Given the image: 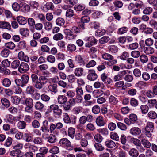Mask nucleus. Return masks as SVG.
<instances>
[{
	"label": "nucleus",
	"mask_w": 157,
	"mask_h": 157,
	"mask_svg": "<svg viewBox=\"0 0 157 157\" xmlns=\"http://www.w3.org/2000/svg\"><path fill=\"white\" fill-rule=\"evenodd\" d=\"M100 111V108L98 105H95L92 108V112L94 114H98Z\"/></svg>",
	"instance_id": "nucleus-56"
},
{
	"label": "nucleus",
	"mask_w": 157,
	"mask_h": 157,
	"mask_svg": "<svg viewBox=\"0 0 157 157\" xmlns=\"http://www.w3.org/2000/svg\"><path fill=\"white\" fill-rule=\"evenodd\" d=\"M13 139L12 138L8 137L5 140L4 145L6 147H10L12 144Z\"/></svg>",
	"instance_id": "nucleus-36"
},
{
	"label": "nucleus",
	"mask_w": 157,
	"mask_h": 157,
	"mask_svg": "<svg viewBox=\"0 0 157 157\" xmlns=\"http://www.w3.org/2000/svg\"><path fill=\"white\" fill-rule=\"evenodd\" d=\"M140 59L142 63H147L148 61V58L147 56L142 54L140 56Z\"/></svg>",
	"instance_id": "nucleus-52"
},
{
	"label": "nucleus",
	"mask_w": 157,
	"mask_h": 157,
	"mask_svg": "<svg viewBox=\"0 0 157 157\" xmlns=\"http://www.w3.org/2000/svg\"><path fill=\"white\" fill-rule=\"evenodd\" d=\"M131 56L134 58H137L140 56V52L138 51H133L131 52Z\"/></svg>",
	"instance_id": "nucleus-61"
},
{
	"label": "nucleus",
	"mask_w": 157,
	"mask_h": 157,
	"mask_svg": "<svg viewBox=\"0 0 157 157\" xmlns=\"http://www.w3.org/2000/svg\"><path fill=\"white\" fill-rule=\"evenodd\" d=\"M149 109L148 106L146 105H142L140 107L141 111L143 114H145L148 112Z\"/></svg>",
	"instance_id": "nucleus-28"
},
{
	"label": "nucleus",
	"mask_w": 157,
	"mask_h": 157,
	"mask_svg": "<svg viewBox=\"0 0 157 157\" xmlns=\"http://www.w3.org/2000/svg\"><path fill=\"white\" fill-rule=\"evenodd\" d=\"M20 9L22 12L27 13L30 11V6L25 3H21Z\"/></svg>",
	"instance_id": "nucleus-14"
},
{
	"label": "nucleus",
	"mask_w": 157,
	"mask_h": 157,
	"mask_svg": "<svg viewBox=\"0 0 157 157\" xmlns=\"http://www.w3.org/2000/svg\"><path fill=\"white\" fill-rule=\"evenodd\" d=\"M154 124L151 122H148L145 128V130L153 131L154 129Z\"/></svg>",
	"instance_id": "nucleus-47"
},
{
	"label": "nucleus",
	"mask_w": 157,
	"mask_h": 157,
	"mask_svg": "<svg viewBox=\"0 0 157 157\" xmlns=\"http://www.w3.org/2000/svg\"><path fill=\"white\" fill-rule=\"evenodd\" d=\"M45 8L48 10H52L54 8V6L53 4L51 2H48L44 5Z\"/></svg>",
	"instance_id": "nucleus-39"
},
{
	"label": "nucleus",
	"mask_w": 157,
	"mask_h": 157,
	"mask_svg": "<svg viewBox=\"0 0 157 157\" xmlns=\"http://www.w3.org/2000/svg\"><path fill=\"white\" fill-rule=\"evenodd\" d=\"M81 107L75 106L72 109V112L74 114L77 115L81 112Z\"/></svg>",
	"instance_id": "nucleus-54"
},
{
	"label": "nucleus",
	"mask_w": 157,
	"mask_h": 157,
	"mask_svg": "<svg viewBox=\"0 0 157 157\" xmlns=\"http://www.w3.org/2000/svg\"><path fill=\"white\" fill-rule=\"evenodd\" d=\"M56 24L60 26L63 25L64 23V20L62 18H58L57 19L56 21Z\"/></svg>",
	"instance_id": "nucleus-64"
},
{
	"label": "nucleus",
	"mask_w": 157,
	"mask_h": 157,
	"mask_svg": "<svg viewBox=\"0 0 157 157\" xmlns=\"http://www.w3.org/2000/svg\"><path fill=\"white\" fill-rule=\"evenodd\" d=\"M100 143H96L94 144V147L95 149L98 151H101L104 149V147Z\"/></svg>",
	"instance_id": "nucleus-41"
},
{
	"label": "nucleus",
	"mask_w": 157,
	"mask_h": 157,
	"mask_svg": "<svg viewBox=\"0 0 157 157\" xmlns=\"http://www.w3.org/2000/svg\"><path fill=\"white\" fill-rule=\"evenodd\" d=\"M63 35L61 33H57L54 35L53 39L56 41L61 40L63 39Z\"/></svg>",
	"instance_id": "nucleus-34"
},
{
	"label": "nucleus",
	"mask_w": 157,
	"mask_h": 157,
	"mask_svg": "<svg viewBox=\"0 0 157 157\" xmlns=\"http://www.w3.org/2000/svg\"><path fill=\"white\" fill-rule=\"evenodd\" d=\"M153 12V8L150 7L145 8L143 11V13L145 15H150Z\"/></svg>",
	"instance_id": "nucleus-55"
},
{
	"label": "nucleus",
	"mask_w": 157,
	"mask_h": 157,
	"mask_svg": "<svg viewBox=\"0 0 157 157\" xmlns=\"http://www.w3.org/2000/svg\"><path fill=\"white\" fill-rule=\"evenodd\" d=\"M141 142L144 147L149 148L151 147V144L147 140L145 139H142L141 140Z\"/></svg>",
	"instance_id": "nucleus-27"
},
{
	"label": "nucleus",
	"mask_w": 157,
	"mask_h": 157,
	"mask_svg": "<svg viewBox=\"0 0 157 157\" xmlns=\"http://www.w3.org/2000/svg\"><path fill=\"white\" fill-rule=\"evenodd\" d=\"M18 59L21 61L28 63L29 61V58L26 55H25L24 52L22 51L19 52L18 55Z\"/></svg>",
	"instance_id": "nucleus-8"
},
{
	"label": "nucleus",
	"mask_w": 157,
	"mask_h": 157,
	"mask_svg": "<svg viewBox=\"0 0 157 157\" xmlns=\"http://www.w3.org/2000/svg\"><path fill=\"white\" fill-rule=\"evenodd\" d=\"M18 117H14L11 114H8L6 116L7 121L10 123L13 124L14 121H17Z\"/></svg>",
	"instance_id": "nucleus-20"
},
{
	"label": "nucleus",
	"mask_w": 157,
	"mask_h": 157,
	"mask_svg": "<svg viewBox=\"0 0 157 157\" xmlns=\"http://www.w3.org/2000/svg\"><path fill=\"white\" fill-rule=\"evenodd\" d=\"M105 143L106 147L109 148H113L116 146L115 143L111 140L106 141Z\"/></svg>",
	"instance_id": "nucleus-24"
},
{
	"label": "nucleus",
	"mask_w": 157,
	"mask_h": 157,
	"mask_svg": "<svg viewBox=\"0 0 157 157\" xmlns=\"http://www.w3.org/2000/svg\"><path fill=\"white\" fill-rule=\"evenodd\" d=\"M48 89L54 93H56L57 91V86L56 84H54L50 85L48 86Z\"/></svg>",
	"instance_id": "nucleus-32"
},
{
	"label": "nucleus",
	"mask_w": 157,
	"mask_h": 157,
	"mask_svg": "<svg viewBox=\"0 0 157 157\" xmlns=\"http://www.w3.org/2000/svg\"><path fill=\"white\" fill-rule=\"evenodd\" d=\"M5 46L10 49H13L15 47V45L13 42H10L5 44Z\"/></svg>",
	"instance_id": "nucleus-62"
},
{
	"label": "nucleus",
	"mask_w": 157,
	"mask_h": 157,
	"mask_svg": "<svg viewBox=\"0 0 157 157\" xmlns=\"http://www.w3.org/2000/svg\"><path fill=\"white\" fill-rule=\"evenodd\" d=\"M50 133L55 134L56 135H58L59 133V131L57 130L55 124H52L50 125L49 129Z\"/></svg>",
	"instance_id": "nucleus-17"
},
{
	"label": "nucleus",
	"mask_w": 157,
	"mask_h": 157,
	"mask_svg": "<svg viewBox=\"0 0 157 157\" xmlns=\"http://www.w3.org/2000/svg\"><path fill=\"white\" fill-rule=\"evenodd\" d=\"M140 44L141 48H143L144 52L146 54L149 55L153 53L154 52V48L150 46L145 47L144 44V40H141L140 42Z\"/></svg>",
	"instance_id": "nucleus-3"
},
{
	"label": "nucleus",
	"mask_w": 157,
	"mask_h": 157,
	"mask_svg": "<svg viewBox=\"0 0 157 157\" xmlns=\"http://www.w3.org/2000/svg\"><path fill=\"white\" fill-rule=\"evenodd\" d=\"M20 34L25 37L28 36L29 35V31L27 28H23L20 30Z\"/></svg>",
	"instance_id": "nucleus-25"
},
{
	"label": "nucleus",
	"mask_w": 157,
	"mask_h": 157,
	"mask_svg": "<svg viewBox=\"0 0 157 157\" xmlns=\"http://www.w3.org/2000/svg\"><path fill=\"white\" fill-rule=\"evenodd\" d=\"M19 86H14L13 87L12 89L13 92L16 94H20L22 92L21 88Z\"/></svg>",
	"instance_id": "nucleus-63"
},
{
	"label": "nucleus",
	"mask_w": 157,
	"mask_h": 157,
	"mask_svg": "<svg viewBox=\"0 0 157 157\" xmlns=\"http://www.w3.org/2000/svg\"><path fill=\"white\" fill-rule=\"evenodd\" d=\"M148 117L151 119H154L157 118V114L155 112L151 111L149 112L147 114Z\"/></svg>",
	"instance_id": "nucleus-43"
},
{
	"label": "nucleus",
	"mask_w": 157,
	"mask_h": 157,
	"mask_svg": "<svg viewBox=\"0 0 157 157\" xmlns=\"http://www.w3.org/2000/svg\"><path fill=\"white\" fill-rule=\"evenodd\" d=\"M2 83L3 86L6 87H8L10 86L11 82L9 78H5L2 80Z\"/></svg>",
	"instance_id": "nucleus-22"
},
{
	"label": "nucleus",
	"mask_w": 157,
	"mask_h": 157,
	"mask_svg": "<svg viewBox=\"0 0 157 157\" xmlns=\"http://www.w3.org/2000/svg\"><path fill=\"white\" fill-rule=\"evenodd\" d=\"M25 148L27 149L28 150L32 152H35L38 150V148L37 147L31 145L30 143H26L24 145Z\"/></svg>",
	"instance_id": "nucleus-11"
},
{
	"label": "nucleus",
	"mask_w": 157,
	"mask_h": 157,
	"mask_svg": "<svg viewBox=\"0 0 157 157\" xmlns=\"http://www.w3.org/2000/svg\"><path fill=\"white\" fill-rule=\"evenodd\" d=\"M98 132L103 135L107 136L109 134V131L106 128H100L97 129Z\"/></svg>",
	"instance_id": "nucleus-38"
},
{
	"label": "nucleus",
	"mask_w": 157,
	"mask_h": 157,
	"mask_svg": "<svg viewBox=\"0 0 157 157\" xmlns=\"http://www.w3.org/2000/svg\"><path fill=\"white\" fill-rule=\"evenodd\" d=\"M94 138L95 140L96 141L97 143H101L103 139L102 136L98 133L96 134Z\"/></svg>",
	"instance_id": "nucleus-40"
},
{
	"label": "nucleus",
	"mask_w": 157,
	"mask_h": 157,
	"mask_svg": "<svg viewBox=\"0 0 157 157\" xmlns=\"http://www.w3.org/2000/svg\"><path fill=\"white\" fill-rule=\"evenodd\" d=\"M29 77L27 74L22 75L21 78H16L15 80V82L17 86L23 87L28 83Z\"/></svg>",
	"instance_id": "nucleus-2"
},
{
	"label": "nucleus",
	"mask_w": 157,
	"mask_h": 157,
	"mask_svg": "<svg viewBox=\"0 0 157 157\" xmlns=\"http://www.w3.org/2000/svg\"><path fill=\"white\" fill-rule=\"evenodd\" d=\"M10 53V51L7 48H4L2 50L0 53L1 56L4 58L7 57Z\"/></svg>",
	"instance_id": "nucleus-23"
},
{
	"label": "nucleus",
	"mask_w": 157,
	"mask_h": 157,
	"mask_svg": "<svg viewBox=\"0 0 157 157\" xmlns=\"http://www.w3.org/2000/svg\"><path fill=\"white\" fill-rule=\"evenodd\" d=\"M26 106H33V99L30 98H27L25 100Z\"/></svg>",
	"instance_id": "nucleus-51"
},
{
	"label": "nucleus",
	"mask_w": 157,
	"mask_h": 157,
	"mask_svg": "<svg viewBox=\"0 0 157 157\" xmlns=\"http://www.w3.org/2000/svg\"><path fill=\"white\" fill-rule=\"evenodd\" d=\"M42 141L41 137H36L34 138L33 142L36 144L41 145L42 144Z\"/></svg>",
	"instance_id": "nucleus-57"
},
{
	"label": "nucleus",
	"mask_w": 157,
	"mask_h": 157,
	"mask_svg": "<svg viewBox=\"0 0 157 157\" xmlns=\"http://www.w3.org/2000/svg\"><path fill=\"white\" fill-rule=\"evenodd\" d=\"M39 152L36 154V157H45V155L48 152V149L46 147H41L40 149Z\"/></svg>",
	"instance_id": "nucleus-9"
},
{
	"label": "nucleus",
	"mask_w": 157,
	"mask_h": 157,
	"mask_svg": "<svg viewBox=\"0 0 157 157\" xmlns=\"http://www.w3.org/2000/svg\"><path fill=\"white\" fill-rule=\"evenodd\" d=\"M75 76V75L73 74L69 75L67 77L69 82L71 83L75 82L77 79Z\"/></svg>",
	"instance_id": "nucleus-58"
},
{
	"label": "nucleus",
	"mask_w": 157,
	"mask_h": 157,
	"mask_svg": "<svg viewBox=\"0 0 157 157\" xmlns=\"http://www.w3.org/2000/svg\"><path fill=\"white\" fill-rule=\"evenodd\" d=\"M98 77L95 71L93 69H89L88 71L87 79L90 81H94L96 80Z\"/></svg>",
	"instance_id": "nucleus-4"
},
{
	"label": "nucleus",
	"mask_w": 157,
	"mask_h": 157,
	"mask_svg": "<svg viewBox=\"0 0 157 157\" xmlns=\"http://www.w3.org/2000/svg\"><path fill=\"white\" fill-rule=\"evenodd\" d=\"M109 40L110 38L108 36H104L100 38L99 41L100 44H103L107 43Z\"/></svg>",
	"instance_id": "nucleus-53"
},
{
	"label": "nucleus",
	"mask_w": 157,
	"mask_h": 157,
	"mask_svg": "<svg viewBox=\"0 0 157 157\" xmlns=\"http://www.w3.org/2000/svg\"><path fill=\"white\" fill-rule=\"evenodd\" d=\"M109 102L112 104L116 105L118 102L117 98L113 95H111L109 98Z\"/></svg>",
	"instance_id": "nucleus-35"
},
{
	"label": "nucleus",
	"mask_w": 157,
	"mask_h": 157,
	"mask_svg": "<svg viewBox=\"0 0 157 157\" xmlns=\"http://www.w3.org/2000/svg\"><path fill=\"white\" fill-rule=\"evenodd\" d=\"M57 100L59 104H63L67 102V98L64 95H59L57 98Z\"/></svg>",
	"instance_id": "nucleus-12"
},
{
	"label": "nucleus",
	"mask_w": 157,
	"mask_h": 157,
	"mask_svg": "<svg viewBox=\"0 0 157 157\" xmlns=\"http://www.w3.org/2000/svg\"><path fill=\"white\" fill-rule=\"evenodd\" d=\"M128 154L131 157H137L139 154L138 150L134 148H132L128 151Z\"/></svg>",
	"instance_id": "nucleus-18"
},
{
	"label": "nucleus",
	"mask_w": 157,
	"mask_h": 157,
	"mask_svg": "<svg viewBox=\"0 0 157 157\" xmlns=\"http://www.w3.org/2000/svg\"><path fill=\"white\" fill-rule=\"evenodd\" d=\"M83 73V69L82 67L76 68L74 70V74L75 76L80 77L82 76Z\"/></svg>",
	"instance_id": "nucleus-19"
},
{
	"label": "nucleus",
	"mask_w": 157,
	"mask_h": 157,
	"mask_svg": "<svg viewBox=\"0 0 157 157\" xmlns=\"http://www.w3.org/2000/svg\"><path fill=\"white\" fill-rule=\"evenodd\" d=\"M0 29L10 30L11 29V25L8 22L4 21H0Z\"/></svg>",
	"instance_id": "nucleus-13"
},
{
	"label": "nucleus",
	"mask_w": 157,
	"mask_h": 157,
	"mask_svg": "<svg viewBox=\"0 0 157 157\" xmlns=\"http://www.w3.org/2000/svg\"><path fill=\"white\" fill-rule=\"evenodd\" d=\"M56 135L52 134H51L49 136L48 141L51 143H53L55 142L56 140Z\"/></svg>",
	"instance_id": "nucleus-46"
},
{
	"label": "nucleus",
	"mask_w": 157,
	"mask_h": 157,
	"mask_svg": "<svg viewBox=\"0 0 157 157\" xmlns=\"http://www.w3.org/2000/svg\"><path fill=\"white\" fill-rule=\"evenodd\" d=\"M102 57L104 59L108 61L112 60L113 59V56L107 53L103 54L102 55Z\"/></svg>",
	"instance_id": "nucleus-31"
},
{
	"label": "nucleus",
	"mask_w": 157,
	"mask_h": 157,
	"mask_svg": "<svg viewBox=\"0 0 157 157\" xmlns=\"http://www.w3.org/2000/svg\"><path fill=\"white\" fill-rule=\"evenodd\" d=\"M131 140L133 144L137 147H140L141 145V142L137 138H132Z\"/></svg>",
	"instance_id": "nucleus-50"
},
{
	"label": "nucleus",
	"mask_w": 157,
	"mask_h": 157,
	"mask_svg": "<svg viewBox=\"0 0 157 157\" xmlns=\"http://www.w3.org/2000/svg\"><path fill=\"white\" fill-rule=\"evenodd\" d=\"M62 113V110L57 108V109L53 112V115L56 118H59L61 115Z\"/></svg>",
	"instance_id": "nucleus-30"
},
{
	"label": "nucleus",
	"mask_w": 157,
	"mask_h": 157,
	"mask_svg": "<svg viewBox=\"0 0 157 157\" xmlns=\"http://www.w3.org/2000/svg\"><path fill=\"white\" fill-rule=\"evenodd\" d=\"M96 122L98 126H102L105 124L103 117L101 116H98L96 120Z\"/></svg>",
	"instance_id": "nucleus-16"
},
{
	"label": "nucleus",
	"mask_w": 157,
	"mask_h": 157,
	"mask_svg": "<svg viewBox=\"0 0 157 157\" xmlns=\"http://www.w3.org/2000/svg\"><path fill=\"white\" fill-rule=\"evenodd\" d=\"M21 3L19 4L18 3L14 2L12 5V7L13 10L15 11H18L20 9Z\"/></svg>",
	"instance_id": "nucleus-33"
},
{
	"label": "nucleus",
	"mask_w": 157,
	"mask_h": 157,
	"mask_svg": "<svg viewBox=\"0 0 157 157\" xmlns=\"http://www.w3.org/2000/svg\"><path fill=\"white\" fill-rule=\"evenodd\" d=\"M71 30L72 32L75 34L79 33L82 31V28L78 26H74L72 27Z\"/></svg>",
	"instance_id": "nucleus-42"
},
{
	"label": "nucleus",
	"mask_w": 157,
	"mask_h": 157,
	"mask_svg": "<svg viewBox=\"0 0 157 157\" xmlns=\"http://www.w3.org/2000/svg\"><path fill=\"white\" fill-rule=\"evenodd\" d=\"M128 30V28L127 27H122L118 29L117 33L118 34H122L126 33Z\"/></svg>",
	"instance_id": "nucleus-60"
},
{
	"label": "nucleus",
	"mask_w": 157,
	"mask_h": 157,
	"mask_svg": "<svg viewBox=\"0 0 157 157\" xmlns=\"http://www.w3.org/2000/svg\"><path fill=\"white\" fill-rule=\"evenodd\" d=\"M17 20L20 25H22L26 24L27 22L25 18L21 16H19L17 17Z\"/></svg>",
	"instance_id": "nucleus-21"
},
{
	"label": "nucleus",
	"mask_w": 157,
	"mask_h": 157,
	"mask_svg": "<svg viewBox=\"0 0 157 157\" xmlns=\"http://www.w3.org/2000/svg\"><path fill=\"white\" fill-rule=\"evenodd\" d=\"M75 132V129L73 127L69 128L68 130V136L71 139H73Z\"/></svg>",
	"instance_id": "nucleus-29"
},
{
	"label": "nucleus",
	"mask_w": 157,
	"mask_h": 157,
	"mask_svg": "<svg viewBox=\"0 0 157 157\" xmlns=\"http://www.w3.org/2000/svg\"><path fill=\"white\" fill-rule=\"evenodd\" d=\"M59 144L62 146L64 147L68 150H70L69 148L71 146V143L67 138H63L61 139L59 141Z\"/></svg>",
	"instance_id": "nucleus-6"
},
{
	"label": "nucleus",
	"mask_w": 157,
	"mask_h": 157,
	"mask_svg": "<svg viewBox=\"0 0 157 157\" xmlns=\"http://www.w3.org/2000/svg\"><path fill=\"white\" fill-rule=\"evenodd\" d=\"M67 49V51L70 52H73L76 50V46L73 44H70L68 45Z\"/></svg>",
	"instance_id": "nucleus-49"
},
{
	"label": "nucleus",
	"mask_w": 157,
	"mask_h": 157,
	"mask_svg": "<svg viewBox=\"0 0 157 157\" xmlns=\"http://www.w3.org/2000/svg\"><path fill=\"white\" fill-rule=\"evenodd\" d=\"M31 78L34 86L38 90L41 89L43 86L48 81V79L44 76L41 75L39 77L36 74L34 73L31 75Z\"/></svg>",
	"instance_id": "nucleus-1"
},
{
	"label": "nucleus",
	"mask_w": 157,
	"mask_h": 157,
	"mask_svg": "<svg viewBox=\"0 0 157 157\" xmlns=\"http://www.w3.org/2000/svg\"><path fill=\"white\" fill-rule=\"evenodd\" d=\"M90 17L86 16L82 17L80 19V22H79V25L82 30L85 29V25L86 23H88L90 21Z\"/></svg>",
	"instance_id": "nucleus-5"
},
{
	"label": "nucleus",
	"mask_w": 157,
	"mask_h": 157,
	"mask_svg": "<svg viewBox=\"0 0 157 157\" xmlns=\"http://www.w3.org/2000/svg\"><path fill=\"white\" fill-rule=\"evenodd\" d=\"M129 132L132 135L136 136L140 135L141 133V130L138 127H133L130 130Z\"/></svg>",
	"instance_id": "nucleus-10"
},
{
	"label": "nucleus",
	"mask_w": 157,
	"mask_h": 157,
	"mask_svg": "<svg viewBox=\"0 0 157 157\" xmlns=\"http://www.w3.org/2000/svg\"><path fill=\"white\" fill-rule=\"evenodd\" d=\"M130 103L131 105L134 107L137 106L139 104V102L138 100L134 98H131Z\"/></svg>",
	"instance_id": "nucleus-59"
},
{
	"label": "nucleus",
	"mask_w": 157,
	"mask_h": 157,
	"mask_svg": "<svg viewBox=\"0 0 157 157\" xmlns=\"http://www.w3.org/2000/svg\"><path fill=\"white\" fill-rule=\"evenodd\" d=\"M63 114V119L64 122L66 124L70 123L71 120L68 114L67 113H64Z\"/></svg>",
	"instance_id": "nucleus-37"
},
{
	"label": "nucleus",
	"mask_w": 157,
	"mask_h": 157,
	"mask_svg": "<svg viewBox=\"0 0 157 157\" xmlns=\"http://www.w3.org/2000/svg\"><path fill=\"white\" fill-rule=\"evenodd\" d=\"M44 107V104L40 101H37L34 103V107L37 110H41Z\"/></svg>",
	"instance_id": "nucleus-26"
},
{
	"label": "nucleus",
	"mask_w": 157,
	"mask_h": 157,
	"mask_svg": "<svg viewBox=\"0 0 157 157\" xmlns=\"http://www.w3.org/2000/svg\"><path fill=\"white\" fill-rule=\"evenodd\" d=\"M20 61L17 59L14 60L11 63V66L13 68L16 69L20 66Z\"/></svg>",
	"instance_id": "nucleus-44"
},
{
	"label": "nucleus",
	"mask_w": 157,
	"mask_h": 157,
	"mask_svg": "<svg viewBox=\"0 0 157 157\" xmlns=\"http://www.w3.org/2000/svg\"><path fill=\"white\" fill-rule=\"evenodd\" d=\"M48 121L46 120L43 122V125L41 127V130L43 132L47 133L49 132V130L48 128Z\"/></svg>",
	"instance_id": "nucleus-15"
},
{
	"label": "nucleus",
	"mask_w": 157,
	"mask_h": 157,
	"mask_svg": "<svg viewBox=\"0 0 157 157\" xmlns=\"http://www.w3.org/2000/svg\"><path fill=\"white\" fill-rule=\"evenodd\" d=\"M29 69L28 64L24 62H22L20 63V66L18 68V71L21 73H25Z\"/></svg>",
	"instance_id": "nucleus-7"
},
{
	"label": "nucleus",
	"mask_w": 157,
	"mask_h": 157,
	"mask_svg": "<svg viewBox=\"0 0 157 157\" xmlns=\"http://www.w3.org/2000/svg\"><path fill=\"white\" fill-rule=\"evenodd\" d=\"M75 60L78 63L81 64H83L84 62L82 56L80 55H78L75 56Z\"/></svg>",
	"instance_id": "nucleus-48"
},
{
	"label": "nucleus",
	"mask_w": 157,
	"mask_h": 157,
	"mask_svg": "<svg viewBox=\"0 0 157 157\" xmlns=\"http://www.w3.org/2000/svg\"><path fill=\"white\" fill-rule=\"evenodd\" d=\"M1 102L2 105L6 108L8 107L10 105L9 100L5 98H3L1 99Z\"/></svg>",
	"instance_id": "nucleus-45"
}]
</instances>
